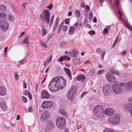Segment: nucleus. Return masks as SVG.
<instances>
[{
  "label": "nucleus",
  "instance_id": "obj_24",
  "mask_svg": "<svg viewBox=\"0 0 132 132\" xmlns=\"http://www.w3.org/2000/svg\"><path fill=\"white\" fill-rule=\"evenodd\" d=\"M40 44L42 46L47 48V46L46 42H45L43 41H40L39 42Z\"/></svg>",
  "mask_w": 132,
  "mask_h": 132
},
{
  "label": "nucleus",
  "instance_id": "obj_61",
  "mask_svg": "<svg viewBox=\"0 0 132 132\" xmlns=\"http://www.w3.org/2000/svg\"><path fill=\"white\" fill-rule=\"evenodd\" d=\"M23 88H26L27 87H26V83L25 82H24L23 84Z\"/></svg>",
  "mask_w": 132,
  "mask_h": 132
},
{
  "label": "nucleus",
  "instance_id": "obj_59",
  "mask_svg": "<svg viewBox=\"0 0 132 132\" xmlns=\"http://www.w3.org/2000/svg\"><path fill=\"white\" fill-rule=\"evenodd\" d=\"M61 29V25L59 26L58 29V32H60Z\"/></svg>",
  "mask_w": 132,
  "mask_h": 132
},
{
  "label": "nucleus",
  "instance_id": "obj_34",
  "mask_svg": "<svg viewBox=\"0 0 132 132\" xmlns=\"http://www.w3.org/2000/svg\"><path fill=\"white\" fill-rule=\"evenodd\" d=\"M68 53L70 56L71 57H75L77 56L76 54H74V53L71 52H68Z\"/></svg>",
  "mask_w": 132,
  "mask_h": 132
},
{
  "label": "nucleus",
  "instance_id": "obj_36",
  "mask_svg": "<svg viewBox=\"0 0 132 132\" xmlns=\"http://www.w3.org/2000/svg\"><path fill=\"white\" fill-rule=\"evenodd\" d=\"M89 19L90 20H92L93 18V14L92 12H90L89 14Z\"/></svg>",
  "mask_w": 132,
  "mask_h": 132
},
{
  "label": "nucleus",
  "instance_id": "obj_47",
  "mask_svg": "<svg viewBox=\"0 0 132 132\" xmlns=\"http://www.w3.org/2000/svg\"><path fill=\"white\" fill-rule=\"evenodd\" d=\"M52 4H51L49 6H47L46 7L50 10H51L52 8Z\"/></svg>",
  "mask_w": 132,
  "mask_h": 132
},
{
  "label": "nucleus",
  "instance_id": "obj_5",
  "mask_svg": "<svg viewBox=\"0 0 132 132\" xmlns=\"http://www.w3.org/2000/svg\"><path fill=\"white\" fill-rule=\"evenodd\" d=\"M65 124V121L64 119L62 117L58 118L57 119L56 125L58 127L63 129Z\"/></svg>",
  "mask_w": 132,
  "mask_h": 132
},
{
  "label": "nucleus",
  "instance_id": "obj_3",
  "mask_svg": "<svg viewBox=\"0 0 132 132\" xmlns=\"http://www.w3.org/2000/svg\"><path fill=\"white\" fill-rule=\"evenodd\" d=\"M104 110L101 106H97L94 109V112L95 115L97 117L102 118L104 117Z\"/></svg>",
  "mask_w": 132,
  "mask_h": 132
},
{
  "label": "nucleus",
  "instance_id": "obj_23",
  "mask_svg": "<svg viewBox=\"0 0 132 132\" xmlns=\"http://www.w3.org/2000/svg\"><path fill=\"white\" fill-rule=\"evenodd\" d=\"M67 44V43L66 41H62L60 43V46L61 47H63L66 45Z\"/></svg>",
  "mask_w": 132,
  "mask_h": 132
},
{
  "label": "nucleus",
  "instance_id": "obj_1",
  "mask_svg": "<svg viewBox=\"0 0 132 132\" xmlns=\"http://www.w3.org/2000/svg\"><path fill=\"white\" fill-rule=\"evenodd\" d=\"M66 84L65 80L63 77L59 76L52 79L49 84L48 88L52 92H55L65 86Z\"/></svg>",
  "mask_w": 132,
  "mask_h": 132
},
{
  "label": "nucleus",
  "instance_id": "obj_57",
  "mask_svg": "<svg viewBox=\"0 0 132 132\" xmlns=\"http://www.w3.org/2000/svg\"><path fill=\"white\" fill-rule=\"evenodd\" d=\"M72 52H73V53L74 54H75L77 55V54L78 53V52L77 51L75 50H73L72 51Z\"/></svg>",
  "mask_w": 132,
  "mask_h": 132
},
{
  "label": "nucleus",
  "instance_id": "obj_25",
  "mask_svg": "<svg viewBox=\"0 0 132 132\" xmlns=\"http://www.w3.org/2000/svg\"><path fill=\"white\" fill-rule=\"evenodd\" d=\"M29 39V36H27L24 39L23 41V43L26 44H29V43H28V41Z\"/></svg>",
  "mask_w": 132,
  "mask_h": 132
},
{
  "label": "nucleus",
  "instance_id": "obj_45",
  "mask_svg": "<svg viewBox=\"0 0 132 132\" xmlns=\"http://www.w3.org/2000/svg\"><path fill=\"white\" fill-rule=\"evenodd\" d=\"M104 72V70H101L99 71L97 73V74L99 75L103 73Z\"/></svg>",
  "mask_w": 132,
  "mask_h": 132
},
{
  "label": "nucleus",
  "instance_id": "obj_20",
  "mask_svg": "<svg viewBox=\"0 0 132 132\" xmlns=\"http://www.w3.org/2000/svg\"><path fill=\"white\" fill-rule=\"evenodd\" d=\"M109 71L115 75H117L119 74V71L113 68L110 69Z\"/></svg>",
  "mask_w": 132,
  "mask_h": 132
},
{
  "label": "nucleus",
  "instance_id": "obj_60",
  "mask_svg": "<svg viewBox=\"0 0 132 132\" xmlns=\"http://www.w3.org/2000/svg\"><path fill=\"white\" fill-rule=\"evenodd\" d=\"M23 94L24 95H27L28 94L27 91L26 90H24L23 92Z\"/></svg>",
  "mask_w": 132,
  "mask_h": 132
},
{
  "label": "nucleus",
  "instance_id": "obj_26",
  "mask_svg": "<svg viewBox=\"0 0 132 132\" xmlns=\"http://www.w3.org/2000/svg\"><path fill=\"white\" fill-rule=\"evenodd\" d=\"M59 20V17H57L56 18L55 21L54 23L55 27H54V29H56L57 27V26L58 22Z\"/></svg>",
  "mask_w": 132,
  "mask_h": 132
},
{
  "label": "nucleus",
  "instance_id": "obj_41",
  "mask_svg": "<svg viewBox=\"0 0 132 132\" xmlns=\"http://www.w3.org/2000/svg\"><path fill=\"white\" fill-rule=\"evenodd\" d=\"M54 16L53 15L52 16V17H51V20H50V27L51 26H52L53 21L54 19Z\"/></svg>",
  "mask_w": 132,
  "mask_h": 132
},
{
  "label": "nucleus",
  "instance_id": "obj_62",
  "mask_svg": "<svg viewBox=\"0 0 132 132\" xmlns=\"http://www.w3.org/2000/svg\"><path fill=\"white\" fill-rule=\"evenodd\" d=\"M32 108L30 107L28 109V111L29 112H31L32 111Z\"/></svg>",
  "mask_w": 132,
  "mask_h": 132
},
{
  "label": "nucleus",
  "instance_id": "obj_2",
  "mask_svg": "<svg viewBox=\"0 0 132 132\" xmlns=\"http://www.w3.org/2000/svg\"><path fill=\"white\" fill-rule=\"evenodd\" d=\"M50 13L47 10H44L40 15V18L43 22L49 24L50 21Z\"/></svg>",
  "mask_w": 132,
  "mask_h": 132
},
{
  "label": "nucleus",
  "instance_id": "obj_16",
  "mask_svg": "<svg viewBox=\"0 0 132 132\" xmlns=\"http://www.w3.org/2000/svg\"><path fill=\"white\" fill-rule=\"evenodd\" d=\"M6 89L5 87H0V95L3 96L6 94Z\"/></svg>",
  "mask_w": 132,
  "mask_h": 132
},
{
  "label": "nucleus",
  "instance_id": "obj_44",
  "mask_svg": "<svg viewBox=\"0 0 132 132\" xmlns=\"http://www.w3.org/2000/svg\"><path fill=\"white\" fill-rule=\"evenodd\" d=\"M22 98L24 102L26 103L27 102V98L23 96H22Z\"/></svg>",
  "mask_w": 132,
  "mask_h": 132
},
{
  "label": "nucleus",
  "instance_id": "obj_33",
  "mask_svg": "<svg viewBox=\"0 0 132 132\" xmlns=\"http://www.w3.org/2000/svg\"><path fill=\"white\" fill-rule=\"evenodd\" d=\"M80 62V59L79 58L75 59L74 60V63L75 64L79 63Z\"/></svg>",
  "mask_w": 132,
  "mask_h": 132
},
{
  "label": "nucleus",
  "instance_id": "obj_21",
  "mask_svg": "<svg viewBox=\"0 0 132 132\" xmlns=\"http://www.w3.org/2000/svg\"><path fill=\"white\" fill-rule=\"evenodd\" d=\"M0 106H1V107L3 110L4 111H6L7 109V107L6 106L5 103H2L1 104Z\"/></svg>",
  "mask_w": 132,
  "mask_h": 132
},
{
  "label": "nucleus",
  "instance_id": "obj_10",
  "mask_svg": "<svg viewBox=\"0 0 132 132\" xmlns=\"http://www.w3.org/2000/svg\"><path fill=\"white\" fill-rule=\"evenodd\" d=\"M110 88V86L109 84H106L103 86V90L105 95H107L110 93L111 90Z\"/></svg>",
  "mask_w": 132,
  "mask_h": 132
},
{
  "label": "nucleus",
  "instance_id": "obj_6",
  "mask_svg": "<svg viewBox=\"0 0 132 132\" xmlns=\"http://www.w3.org/2000/svg\"><path fill=\"white\" fill-rule=\"evenodd\" d=\"M76 88L74 87H72L70 88L67 94L68 98L69 100L72 101L73 100V96L76 93Z\"/></svg>",
  "mask_w": 132,
  "mask_h": 132
},
{
  "label": "nucleus",
  "instance_id": "obj_38",
  "mask_svg": "<svg viewBox=\"0 0 132 132\" xmlns=\"http://www.w3.org/2000/svg\"><path fill=\"white\" fill-rule=\"evenodd\" d=\"M109 32V30L107 28H105L103 30V34H107Z\"/></svg>",
  "mask_w": 132,
  "mask_h": 132
},
{
  "label": "nucleus",
  "instance_id": "obj_58",
  "mask_svg": "<svg viewBox=\"0 0 132 132\" xmlns=\"http://www.w3.org/2000/svg\"><path fill=\"white\" fill-rule=\"evenodd\" d=\"M88 92H86L83 93L81 96V97H82L84 96V95L85 94H86Z\"/></svg>",
  "mask_w": 132,
  "mask_h": 132
},
{
  "label": "nucleus",
  "instance_id": "obj_48",
  "mask_svg": "<svg viewBox=\"0 0 132 132\" xmlns=\"http://www.w3.org/2000/svg\"><path fill=\"white\" fill-rule=\"evenodd\" d=\"M70 20V19H66L65 20V23L66 24H68L69 23V21Z\"/></svg>",
  "mask_w": 132,
  "mask_h": 132
},
{
  "label": "nucleus",
  "instance_id": "obj_8",
  "mask_svg": "<svg viewBox=\"0 0 132 132\" xmlns=\"http://www.w3.org/2000/svg\"><path fill=\"white\" fill-rule=\"evenodd\" d=\"M112 89L116 94L121 93L122 92V89L118 85L113 84L112 85Z\"/></svg>",
  "mask_w": 132,
  "mask_h": 132
},
{
  "label": "nucleus",
  "instance_id": "obj_12",
  "mask_svg": "<svg viewBox=\"0 0 132 132\" xmlns=\"http://www.w3.org/2000/svg\"><path fill=\"white\" fill-rule=\"evenodd\" d=\"M41 95L43 98H47L50 97L49 94L46 90H43Z\"/></svg>",
  "mask_w": 132,
  "mask_h": 132
},
{
  "label": "nucleus",
  "instance_id": "obj_22",
  "mask_svg": "<svg viewBox=\"0 0 132 132\" xmlns=\"http://www.w3.org/2000/svg\"><path fill=\"white\" fill-rule=\"evenodd\" d=\"M76 28L74 27H70L68 33L69 34H72L75 31Z\"/></svg>",
  "mask_w": 132,
  "mask_h": 132
},
{
  "label": "nucleus",
  "instance_id": "obj_15",
  "mask_svg": "<svg viewBox=\"0 0 132 132\" xmlns=\"http://www.w3.org/2000/svg\"><path fill=\"white\" fill-rule=\"evenodd\" d=\"M85 78V76L82 75H80L77 76L76 78L78 81H84Z\"/></svg>",
  "mask_w": 132,
  "mask_h": 132
},
{
  "label": "nucleus",
  "instance_id": "obj_49",
  "mask_svg": "<svg viewBox=\"0 0 132 132\" xmlns=\"http://www.w3.org/2000/svg\"><path fill=\"white\" fill-rule=\"evenodd\" d=\"M89 33L91 35H93L95 34V31L93 30H90L89 32Z\"/></svg>",
  "mask_w": 132,
  "mask_h": 132
},
{
  "label": "nucleus",
  "instance_id": "obj_63",
  "mask_svg": "<svg viewBox=\"0 0 132 132\" xmlns=\"http://www.w3.org/2000/svg\"><path fill=\"white\" fill-rule=\"evenodd\" d=\"M82 126V125L81 124L78 125L77 126V128L78 129H80L81 128Z\"/></svg>",
  "mask_w": 132,
  "mask_h": 132
},
{
  "label": "nucleus",
  "instance_id": "obj_28",
  "mask_svg": "<svg viewBox=\"0 0 132 132\" xmlns=\"http://www.w3.org/2000/svg\"><path fill=\"white\" fill-rule=\"evenodd\" d=\"M42 36L45 35L46 34V30L45 28H43L42 30Z\"/></svg>",
  "mask_w": 132,
  "mask_h": 132
},
{
  "label": "nucleus",
  "instance_id": "obj_9",
  "mask_svg": "<svg viewBox=\"0 0 132 132\" xmlns=\"http://www.w3.org/2000/svg\"><path fill=\"white\" fill-rule=\"evenodd\" d=\"M53 104V103L52 102L47 101L43 102L42 104V106L43 108L46 109L51 107Z\"/></svg>",
  "mask_w": 132,
  "mask_h": 132
},
{
  "label": "nucleus",
  "instance_id": "obj_51",
  "mask_svg": "<svg viewBox=\"0 0 132 132\" xmlns=\"http://www.w3.org/2000/svg\"><path fill=\"white\" fill-rule=\"evenodd\" d=\"M126 53V50H124L121 53V54L123 56H125Z\"/></svg>",
  "mask_w": 132,
  "mask_h": 132
},
{
  "label": "nucleus",
  "instance_id": "obj_56",
  "mask_svg": "<svg viewBox=\"0 0 132 132\" xmlns=\"http://www.w3.org/2000/svg\"><path fill=\"white\" fill-rule=\"evenodd\" d=\"M81 6L83 8H84L85 6V3L84 2H82L81 4Z\"/></svg>",
  "mask_w": 132,
  "mask_h": 132
},
{
  "label": "nucleus",
  "instance_id": "obj_4",
  "mask_svg": "<svg viewBox=\"0 0 132 132\" xmlns=\"http://www.w3.org/2000/svg\"><path fill=\"white\" fill-rule=\"evenodd\" d=\"M120 118V116L119 114H115L108 119V120L110 123L116 125L119 123Z\"/></svg>",
  "mask_w": 132,
  "mask_h": 132
},
{
  "label": "nucleus",
  "instance_id": "obj_7",
  "mask_svg": "<svg viewBox=\"0 0 132 132\" xmlns=\"http://www.w3.org/2000/svg\"><path fill=\"white\" fill-rule=\"evenodd\" d=\"M106 80L110 83L115 82L116 79L115 76L110 73H108L106 74L105 76Z\"/></svg>",
  "mask_w": 132,
  "mask_h": 132
},
{
  "label": "nucleus",
  "instance_id": "obj_46",
  "mask_svg": "<svg viewBox=\"0 0 132 132\" xmlns=\"http://www.w3.org/2000/svg\"><path fill=\"white\" fill-rule=\"evenodd\" d=\"M68 29V26H64L62 27V30L65 31L67 30Z\"/></svg>",
  "mask_w": 132,
  "mask_h": 132
},
{
  "label": "nucleus",
  "instance_id": "obj_53",
  "mask_svg": "<svg viewBox=\"0 0 132 132\" xmlns=\"http://www.w3.org/2000/svg\"><path fill=\"white\" fill-rule=\"evenodd\" d=\"M119 1L120 0H117L115 1V4L116 6H118L119 5Z\"/></svg>",
  "mask_w": 132,
  "mask_h": 132
},
{
  "label": "nucleus",
  "instance_id": "obj_50",
  "mask_svg": "<svg viewBox=\"0 0 132 132\" xmlns=\"http://www.w3.org/2000/svg\"><path fill=\"white\" fill-rule=\"evenodd\" d=\"M103 52H104L103 53H101V56H102V60L104 58V56L105 54L106 53V51H104Z\"/></svg>",
  "mask_w": 132,
  "mask_h": 132
},
{
  "label": "nucleus",
  "instance_id": "obj_27",
  "mask_svg": "<svg viewBox=\"0 0 132 132\" xmlns=\"http://www.w3.org/2000/svg\"><path fill=\"white\" fill-rule=\"evenodd\" d=\"M67 56H61L60 57L59 59L58 60V61H60L62 62V61L65 60L67 59Z\"/></svg>",
  "mask_w": 132,
  "mask_h": 132
},
{
  "label": "nucleus",
  "instance_id": "obj_11",
  "mask_svg": "<svg viewBox=\"0 0 132 132\" xmlns=\"http://www.w3.org/2000/svg\"><path fill=\"white\" fill-rule=\"evenodd\" d=\"M0 27L3 29L7 30L9 27L8 23L4 20H0Z\"/></svg>",
  "mask_w": 132,
  "mask_h": 132
},
{
  "label": "nucleus",
  "instance_id": "obj_52",
  "mask_svg": "<svg viewBox=\"0 0 132 132\" xmlns=\"http://www.w3.org/2000/svg\"><path fill=\"white\" fill-rule=\"evenodd\" d=\"M52 55H51L49 57L48 61V62L50 63L52 59Z\"/></svg>",
  "mask_w": 132,
  "mask_h": 132
},
{
  "label": "nucleus",
  "instance_id": "obj_43",
  "mask_svg": "<svg viewBox=\"0 0 132 132\" xmlns=\"http://www.w3.org/2000/svg\"><path fill=\"white\" fill-rule=\"evenodd\" d=\"M125 108L127 109L130 112V114L131 116H132V109H131L130 108H128L127 107H124Z\"/></svg>",
  "mask_w": 132,
  "mask_h": 132
},
{
  "label": "nucleus",
  "instance_id": "obj_42",
  "mask_svg": "<svg viewBox=\"0 0 132 132\" xmlns=\"http://www.w3.org/2000/svg\"><path fill=\"white\" fill-rule=\"evenodd\" d=\"M6 14L3 13H0V17L1 18H4L6 17Z\"/></svg>",
  "mask_w": 132,
  "mask_h": 132
},
{
  "label": "nucleus",
  "instance_id": "obj_55",
  "mask_svg": "<svg viewBox=\"0 0 132 132\" xmlns=\"http://www.w3.org/2000/svg\"><path fill=\"white\" fill-rule=\"evenodd\" d=\"M28 96L29 98L30 99H31L32 98V96H31V95L30 93V92L29 91H28Z\"/></svg>",
  "mask_w": 132,
  "mask_h": 132
},
{
  "label": "nucleus",
  "instance_id": "obj_32",
  "mask_svg": "<svg viewBox=\"0 0 132 132\" xmlns=\"http://www.w3.org/2000/svg\"><path fill=\"white\" fill-rule=\"evenodd\" d=\"M14 77L16 80L17 81L19 79V75L16 72H15L14 74Z\"/></svg>",
  "mask_w": 132,
  "mask_h": 132
},
{
  "label": "nucleus",
  "instance_id": "obj_13",
  "mask_svg": "<svg viewBox=\"0 0 132 132\" xmlns=\"http://www.w3.org/2000/svg\"><path fill=\"white\" fill-rule=\"evenodd\" d=\"M104 112L106 114L110 116L113 114L114 110L111 108H108L105 110Z\"/></svg>",
  "mask_w": 132,
  "mask_h": 132
},
{
  "label": "nucleus",
  "instance_id": "obj_31",
  "mask_svg": "<svg viewBox=\"0 0 132 132\" xmlns=\"http://www.w3.org/2000/svg\"><path fill=\"white\" fill-rule=\"evenodd\" d=\"M95 73V71L93 69H90L89 72V74L90 75H92Z\"/></svg>",
  "mask_w": 132,
  "mask_h": 132
},
{
  "label": "nucleus",
  "instance_id": "obj_37",
  "mask_svg": "<svg viewBox=\"0 0 132 132\" xmlns=\"http://www.w3.org/2000/svg\"><path fill=\"white\" fill-rule=\"evenodd\" d=\"M59 112L64 116H65L66 115V113L63 110H60Z\"/></svg>",
  "mask_w": 132,
  "mask_h": 132
},
{
  "label": "nucleus",
  "instance_id": "obj_40",
  "mask_svg": "<svg viewBox=\"0 0 132 132\" xmlns=\"http://www.w3.org/2000/svg\"><path fill=\"white\" fill-rule=\"evenodd\" d=\"M76 15L77 16L79 17L80 15V12L78 10H76Z\"/></svg>",
  "mask_w": 132,
  "mask_h": 132
},
{
  "label": "nucleus",
  "instance_id": "obj_29",
  "mask_svg": "<svg viewBox=\"0 0 132 132\" xmlns=\"http://www.w3.org/2000/svg\"><path fill=\"white\" fill-rule=\"evenodd\" d=\"M1 11H5L6 10V7L5 5H2L0 6Z\"/></svg>",
  "mask_w": 132,
  "mask_h": 132
},
{
  "label": "nucleus",
  "instance_id": "obj_39",
  "mask_svg": "<svg viewBox=\"0 0 132 132\" xmlns=\"http://www.w3.org/2000/svg\"><path fill=\"white\" fill-rule=\"evenodd\" d=\"M102 51V50L100 48H97L96 51V52L97 53H98V54H100V53Z\"/></svg>",
  "mask_w": 132,
  "mask_h": 132
},
{
  "label": "nucleus",
  "instance_id": "obj_54",
  "mask_svg": "<svg viewBox=\"0 0 132 132\" xmlns=\"http://www.w3.org/2000/svg\"><path fill=\"white\" fill-rule=\"evenodd\" d=\"M91 64V63L89 60H87L84 63V64Z\"/></svg>",
  "mask_w": 132,
  "mask_h": 132
},
{
  "label": "nucleus",
  "instance_id": "obj_18",
  "mask_svg": "<svg viewBox=\"0 0 132 132\" xmlns=\"http://www.w3.org/2000/svg\"><path fill=\"white\" fill-rule=\"evenodd\" d=\"M47 112H45L43 113L41 115L40 119L42 121H44L47 118L48 116L47 115Z\"/></svg>",
  "mask_w": 132,
  "mask_h": 132
},
{
  "label": "nucleus",
  "instance_id": "obj_30",
  "mask_svg": "<svg viewBox=\"0 0 132 132\" xmlns=\"http://www.w3.org/2000/svg\"><path fill=\"white\" fill-rule=\"evenodd\" d=\"M8 18L10 21H12L13 20L14 17L13 15L9 14L8 16Z\"/></svg>",
  "mask_w": 132,
  "mask_h": 132
},
{
  "label": "nucleus",
  "instance_id": "obj_35",
  "mask_svg": "<svg viewBox=\"0 0 132 132\" xmlns=\"http://www.w3.org/2000/svg\"><path fill=\"white\" fill-rule=\"evenodd\" d=\"M128 102L129 104L132 105V97L129 98L128 99Z\"/></svg>",
  "mask_w": 132,
  "mask_h": 132
},
{
  "label": "nucleus",
  "instance_id": "obj_64",
  "mask_svg": "<svg viewBox=\"0 0 132 132\" xmlns=\"http://www.w3.org/2000/svg\"><path fill=\"white\" fill-rule=\"evenodd\" d=\"M85 7L86 9H87L88 10H89L90 9V7L88 5H86V6Z\"/></svg>",
  "mask_w": 132,
  "mask_h": 132
},
{
  "label": "nucleus",
  "instance_id": "obj_17",
  "mask_svg": "<svg viewBox=\"0 0 132 132\" xmlns=\"http://www.w3.org/2000/svg\"><path fill=\"white\" fill-rule=\"evenodd\" d=\"M125 87L127 89L130 90H132V81L126 83L125 85Z\"/></svg>",
  "mask_w": 132,
  "mask_h": 132
},
{
  "label": "nucleus",
  "instance_id": "obj_19",
  "mask_svg": "<svg viewBox=\"0 0 132 132\" xmlns=\"http://www.w3.org/2000/svg\"><path fill=\"white\" fill-rule=\"evenodd\" d=\"M64 70L67 75H69L70 78V79L72 80V76L70 70L68 68H64Z\"/></svg>",
  "mask_w": 132,
  "mask_h": 132
},
{
  "label": "nucleus",
  "instance_id": "obj_14",
  "mask_svg": "<svg viewBox=\"0 0 132 132\" xmlns=\"http://www.w3.org/2000/svg\"><path fill=\"white\" fill-rule=\"evenodd\" d=\"M46 128L47 129H51L53 128L54 125L51 121H48L46 123Z\"/></svg>",
  "mask_w": 132,
  "mask_h": 132
}]
</instances>
